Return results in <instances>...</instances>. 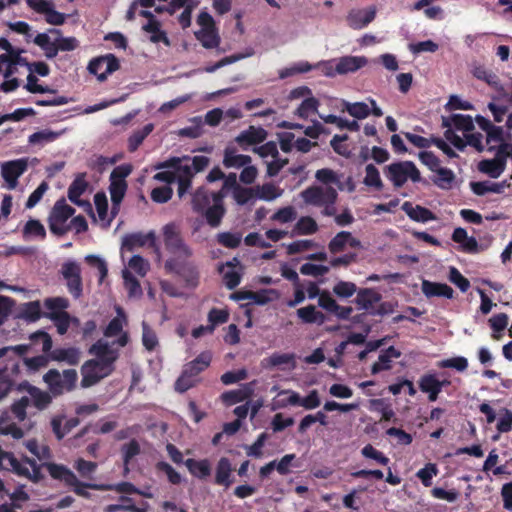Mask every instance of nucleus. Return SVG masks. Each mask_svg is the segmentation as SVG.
<instances>
[{
	"label": "nucleus",
	"instance_id": "nucleus-58",
	"mask_svg": "<svg viewBox=\"0 0 512 512\" xmlns=\"http://www.w3.org/2000/svg\"><path fill=\"white\" fill-rule=\"evenodd\" d=\"M319 117L327 124H334L340 129H348L350 131H358L360 126L355 120H348L341 117H338L333 114L323 115L319 114Z\"/></svg>",
	"mask_w": 512,
	"mask_h": 512
},
{
	"label": "nucleus",
	"instance_id": "nucleus-55",
	"mask_svg": "<svg viewBox=\"0 0 512 512\" xmlns=\"http://www.w3.org/2000/svg\"><path fill=\"white\" fill-rule=\"evenodd\" d=\"M318 231V224L310 216L300 217L295 224L293 233L297 235H312Z\"/></svg>",
	"mask_w": 512,
	"mask_h": 512
},
{
	"label": "nucleus",
	"instance_id": "nucleus-64",
	"mask_svg": "<svg viewBox=\"0 0 512 512\" xmlns=\"http://www.w3.org/2000/svg\"><path fill=\"white\" fill-rule=\"evenodd\" d=\"M198 382V378L194 376L190 370H186L184 368L182 374L175 382V389L176 391L183 393L186 392L188 389L194 387Z\"/></svg>",
	"mask_w": 512,
	"mask_h": 512
},
{
	"label": "nucleus",
	"instance_id": "nucleus-50",
	"mask_svg": "<svg viewBox=\"0 0 512 512\" xmlns=\"http://www.w3.org/2000/svg\"><path fill=\"white\" fill-rule=\"evenodd\" d=\"M23 236L27 240H43L46 236V230L40 221L31 219L26 222L23 228Z\"/></svg>",
	"mask_w": 512,
	"mask_h": 512
},
{
	"label": "nucleus",
	"instance_id": "nucleus-8",
	"mask_svg": "<svg viewBox=\"0 0 512 512\" xmlns=\"http://www.w3.org/2000/svg\"><path fill=\"white\" fill-rule=\"evenodd\" d=\"M0 466L4 468H11V470L19 476L26 477L35 483L40 481L42 478L40 466L37 465L34 460L26 457L22 461H19L13 454L4 452L1 449Z\"/></svg>",
	"mask_w": 512,
	"mask_h": 512
},
{
	"label": "nucleus",
	"instance_id": "nucleus-52",
	"mask_svg": "<svg viewBox=\"0 0 512 512\" xmlns=\"http://www.w3.org/2000/svg\"><path fill=\"white\" fill-rule=\"evenodd\" d=\"M255 197L264 201H273L282 195V190L272 183H265L254 188Z\"/></svg>",
	"mask_w": 512,
	"mask_h": 512
},
{
	"label": "nucleus",
	"instance_id": "nucleus-11",
	"mask_svg": "<svg viewBox=\"0 0 512 512\" xmlns=\"http://www.w3.org/2000/svg\"><path fill=\"white\" fill-rule=\"evenodd\" d=\"M75 210L66 203L65 199H59L54 204L49 218V229L55 235H64L69 231L68 220Z\"/></svg>",
	"mask_w": 512,
	"mask_h": 512
},
{
	"label": "nucleus",
	"instance_id": "nucleus-19",
	"mask_svg": "<svg viewBox=\"0 0 512 512\" xmlns=\"http://www.w3.org/2000/svg\"><path fill=\"white\" fill-rule=\"evenodd\" d=\"M62 275L67 282L69 292L75 297L82 293L81 267L76 261H67L62 265Z\"/></svg>",
	"mask_w": 512,
	"mask_h": 512
},
{
	"label": "nucleus",
	"instance_id": "nucleus-36",
	"mask_svg": "<svg viewBox=\"0 0 512 512\" xmlns=\"http://www.w3.org/2000/svg\"><path fill=\"white\" fill-rule=\"evenodd\" d=\"M300 402V395L298 392L286 389L278 392L275 398L271 401V410L276 411L286 408L288 406H296Z\"/></svg>",
	"mask_w": 512,
	"mask_h": 512
},
{
	"label": "nucleus",
	"instance_id": "nucleus-42",
	"mask_svg": "<svg viewBox=\"0 0 512 512\" xmlns=\"http://www.w3.org/2000/svg\"><path fill=\"white\" fill-rule=\"evenodd\" d=\"M419 388L428 394L430 401H436L441 392V384L434 374H425L419 379Z\"/></svg>",
	"mask_w": 512,
	"mask_h": 512
},
{
	"label": "nucleus",
	"instance_id": "nucleus-13",
	"mask_svg": "<svg viewBox=\"0 0 512 512\" xmlns=\"http://www.w3.org/2000/svg\"><path fill=\"white\" fill-rule=\"evenodd\" d=\"M117 316L113 318L104 330L105 340L108 338L117 337L112 343H109L113 348L119 350L120 347L127 345L129 336L123 331V327L127 322L126 315L122 308L116 307Z\"/></svg>",
	"mask_w": 512,
	"mask_h": 512
},
{
	"label": "nucleus",
	"instance_id": "nucleus-12",
	"mask_svg": "<svg viewBox=\"0 0 512 512\" xmlns=\"http://www.w3.org/2000/svg\"><path fill=\"white\" fill-rule=\"evenodd\" d=\"M130 165H120L110 174V195L114 209H118L127 190L125 178L131 173Z\"/></svg>",
	"mask_w": 512,
	"mask_h": 512
},
{
	"label": "nucleus",
	"instance_id": "nucleus-40",
	"mask_svg": "<svg viewBox=\"0 0 512 512\" xmlns=\"http://www.w3.org/2000/svg\"><path fill=\"white\" fill-rule=\"evenodd\" d=\"M470 186L474 194L478 196H483L489 192L500 194L505 190V188H508L510 186V183L507 180L498 183L490 181H480L471 182Z\"/></svg>",
	"mask_w": 512,
	"mask_h": 512
},
{
	"label": "nucleus",
	"instance_id": "nucleus-24",
	"mask_svg": "<svg viewBox=\"0 0 512 512\" xmlns=\"http://www.w3.org/2000/svg\"><path fill=\"white\" fill-rule=\"evenodd\" d=\"M348 247L361 248V242L348 231L337 233L328 244V249L333 254L343 252Z\"/></svg>",
	"mask_w": 512,
	"mask_h": 512
},
{
	"label": "nucleus",
	"instance_id": "nucleus-38",
	"mask_svg": "<svg viewBox=\"0 0 512 512\" xmlns=\"http://www.w3.org/2000/svg\"><path fill=\"white\" fill-rule=\"evenodd\" d=\"M262 364L266 368L279 367L282 370L295 367L294 355L289 353H273L263 359Z\"/></svg>",
	"mask_w": 512,
	"mask_h": 512
},
{
	"label": "nucleus",
	"instance_id": "nucleus-16",
	"mask_svg": "<svg viewBox=\"0 0 512 512\" xmlns=\"http://www.w3.org/2000/svg\"><path fill=\"white\" fill-rule=\"evenodd\" d=\"M118 69H119V61L112 54H108L105 56L95 58V59L91 60L88 65V71L91 74L97 76V79L100 82H103L104 80H106V78L109 74H112L113 72H115Z\"/></svg>",
	"mask_w": 512,
	"mask_h": 512
},
{
	"label": "nucleus",
	"instance_id": "nucleus-34",
	"mask_svg": "<svg viewBox=\"0 0 512 512\" xmlns=\"http://www.w3.org/2000/svg\"><path fill=\"white\" fill-rule=\"evenodd\" d=\"M267 137V132L261 127L250 126L242 131L235 141L242 146L255 145L263 142Z\"/></svg>",
	"mask_w": 512,
	"mask_h": 512
},
{
	"label": "nucleus",
	"instance_id": "nucleus-17",
	"mask_svg": "<svg viewBox=\"0 0 512 512\" xmlns=\"http://www.w3.org/2000/svg\"><path fill=\"white\" fill-rule=\"evenodd\" d=\"M165 268L182 276L191 285H194L198 279V268L192 258L166 260Z\"/></svg>",
	"mask_w": 512,
	"mask_h": 512
},
{
	"label": "nucleus",
	"instance_id": "nucleus-61",
	"mask_svg": "<svg viewBox=\"0 0 512 512\" xmlns=\"http://www.w3.org/2000/svg\"><path fill=\"white\" fill-rule=\"evenodd\" d=\"M211 358L210 352H203L196 359L188 363L185 369L190 370L198 378V374L209 366Z\"/></svg>",
	"mask_w": 512,
	"mask_h": 512
},
{
	"label": "nucleus",
	"instance_id": "nucleus-45",
	"mask_svg": "<svg viewBox=\"0 0 512 512\" xmlns=\"http://www.w3.org/2000/svg\"><path fill=\"white\" fill-rule=\"evenodd\" d=\"M63 134L62 131H53L50 129H43L32 133L28 137V143L33 146L43 147L48 143L57 140Z\"/></svg>",
	"mask_w": 512,
	"mask_h": 512
},
{
	"label": "nucleus",
	"instance_id": "nucleus-51",
	"mask_svg": "<svg viewBox=\"0 0 512 512\" xmlns=\"http://www.w3.org/2000/svg\"><path fill=\"white\" fill-rule=\"evenodd\" d=\"M253 393V383L246 384L238 390L227 391L222 394V400L228 404L233 405L244 399L248 398Z\"/></svg>",
	"mask_w": 512,
	"mask_h": 512
},
{
	"label": "nucleus",
	"instance_id": "nucleus-23",
	"mask_svg": "<svg viewBox=\"0 0 512 512\" xmlns=\"http://www.w3.org/2000/svg\"><path fill=\"white\" fill-rule=\"evenodd\" d=\"M315 178L323 184L322 186L335 185L339 190H344L345 188H347L350 192L354 190V184L351 178H348L344 184L341 181V175L329 168L317 170L315 173Z\"/></svg>",
	"mask_w": 512,
	"mask_h": 512
},
{
	"label": "nucleus",
	"instance_id": "nucleus-3",
	"mask_svg": "<svg viewBox=\"0 0 512 512\" xmlns=\"http://www.w3.org/2000/svg\"><path fill=\"white\" fill-rule=\"evenodd\" d=\"M225 193L220 190L211 192L205 188L198 189L192 198L193 210L205 216L207 223L216 228L221 224L225 215L223 198Z\"/></svg>",
	"mask_w": 512,
	"mask_h": 512
},
{
	"label": "nucleus",
	"instance_id": "nucleus-43",
	"mask_svg": "<svg viewBox=\"0 0 512 512\" xmlns=\"http://www.w3.org/2000/svg\"><path fill=\"white\" fill-rule=\"evenodd\" d=\"M251 162L250 156L239 154L234 148H226L224 151L223 165L226 168L240 169Z\"/></svg>",
	"mask_w": 512,
	"mask_h": 512
},
{
	"label": "nucleus",
	"instance_id": "nucleus-32",
	"mask_svg": "<svg viewBox=\"0 0 512 512\" xmlns=\"http://www.w3.org/2000/svg\"><path fill=\"white\" fill-rule=\"evenodd\" d=\"M400 356L401 352L393 346H390L389 348L381 351L378 360L372 365V374H377L381 371L391 369L393 360L399 358Z\"/></svg>",
	"mask_w": 512,
	"mask_h": 512
},
{
	"label": "nucleus",
	"instance_id": "nucleus-30",
	"mask_svg": "<svg viewBox=\"0 0 512 512\" xmlns=\"http://www.w3.org/2000/svg\"><path fill=\"white\" fill-rule=\"evenodd\" d=\"M443 126L447 129H455L456 131L462 132L463 137L465 134H468L474 130V122L472 117L463 114H454L450 119H444Z\"/></svg>",
	"mask_w": 512,
	"mask_h": 512
},
{
	"label": "nucleus",
	"instance_id": "nucleus-4",
	"mask_svg": "<svg viewBox=\"0 0 512 512\" xmlns=\"http://www.w3.org/2000/svg\"><path fill=\"white\" fill-rule=\"evenodd\" d=\"M19 388L26 393L21 398L14 401L11 406L13 415L19 421L26 419L30 408L34 407L37 410H43L51 403V396L48 392L42 391L27 382L21 384Z\"/></svg>",
	"mask_w": 512,
	"mask_h": 512
},
{
	"label": "nucleus",
	"instance_id": "nucleus-29",
	"mask_svg": "<svg viewBox=\"0 0 512 512\" xmlns=\"http://www.w3.org/2000/svg\"><path fill=\"white\" fill-rule=\"evenodd\" d=\"M242 267L237 258L228 261L221 268L223 281L229 289H233L239 285L241 280Z\"/></svg>",
	"mask_w": 512,
	"mask_h": 512
},
{
	"label": "nucleus",
	"instance_id": "nucleus-1",
	"mask_svg": "<svg viewBox=\"0 0 512 512\" xmlns=\"http://www.w3.org/2000/svg\"><path fill=\"white\" fill-rule=\"evenodd\" d=\"M210 159L207 156L173 157L156 166L161 170L154 175V179L165 183H178V195L182 197L190 188L191 180L198 172L208 167Z\"/></svg>",
	"mask_w": 512,
	"mask_h": 512
},
{
	"label": "nucleus",
	"instance_id": "nucleus-63",
	"mask_svg": "<svg viewBox=\"0 0 512 512\" xmlns=\"http://www.w3.org/2000/svg\"><path fill=\"white\" fill-rule=\"evenodd\" d=\"M122 277L124 279L125 288L130 297H140L142 289L138 280L132 275L128 269H123Z\"/></svg>",
	"mask_w": 512,
	"mask_h": 512
},
{
	"label": "nucleus",
	"instance_id": "nucleus-33",
	"mask_svg": "<svg viewBox=\"0 0 512 512\" xmlns=\"http://www.w3.org/2000/svg\"><path fill=\"white\" fill-rule=\"evenodd\" d=\"M421 289L423 294L426 297H444L447 299H451L453 297L454 291L453 289L444 283L431 282L428 280H423L421 284Z\"/></svg>",
	"mask_w": 512,
	"mask_h": 512
},
{
	"label": "nucleus",
	"instance_id": "nucleus-56",
	"mask_svg": "<svg viewBox=\"0 0 512 512\" xmlns=\"http://www.w3.org/2000/svg\"><path fill=\"white\" fill-rule=\"evenodd\" d=\"M24 445L39 461H45L51 458L50 448L44 443H39L37 440L31 439L27 440Z\"/></svg>",
	"mask_w": 512,
	"mask_h": 512
},
{
	"label": "nucleus",
	"instance_id": "nucleus-5",
	"mask_svg": "<svg viewBox=\"0 0 512 512\" xmlns=\"http://www.w3.org/2000/svg\"><path fill=\"white\" fill-rule=\"evenodd\" d=\"M6 53L0 55V88L4 92H11L19 86L16 78H11L17 72L19 64H26L19 51L12 49L9 42L4 41Z\"/></svg>",
	"mask_w": 512,
	"mask_h": 512
},
{
	"label": "nucleus",
	"instance_id": "nucleus-39",
	"mask_svg": "<svg viewBox=\"0 0 512 512\" xmlns=\"http://www.w3.org/2000/svg\"><path fill=\"white\" fill-rule=\"evenodd\" d=\"M143 31L148 35L149 40L152 43H164L165 46L171 45L169 38L165 31L161 28V23L158 20L148 21L142 27Z\"/></svg>",
	"mask_w": 512,
	"mask_h": 512
},
{
	"label": "nucleus",
	"instance_id": "nucleus-49",
	"mask_svg": "<svg viewBox=\"0 0 512 512\" xmlns=\"http://www.w3.org/2000/svg\"><path fill=\"white\" fill-rule=\"evenodd\" d=\"M185 465L189 472L200 479L206 478L211 474V464L207 459L194 460L187 459Z\"/></svg>",
	"mask_w": 512,
	"mask_h": 512
},
{
	"label": "nucleus",
	"instance_id": "nucleus-14",
	"mask_svg": "<svg viewBox=\"0 0 512 512\" xmlns=\"http://www.w3.org/2000/svg\"><path fill=\"white\" fill-rule=\"evenodd\" d=\"M29 349L28 345L6 346L0 349V358L6 357L10 366H6L4 372L0 371V378H10L19 372V358ZM5 395L0 394V399Z\"/></svg>",
	"mask_w": 512,
	"mask_h": 512
},
{
	"label": "nucleus",
	"instance_id": "nucleus-35",
	"mask_svg": "<svg viewBox=\"0 0 512 512\" xmlns=\"http://www.w3.org/2000/svg\"><path fill=\"white\" fill-rule=\"evenodd\" d=\"M43 466L52 478L62 481L68 486L77 483V476L66 466L55 463H44Z\"/></svg>",
	"mask_w": 512,
	"mask_h": 512
},
{
	"label": "nucleus",
	"instance_id": "nucleus-10",
	"mask_svg": "<svg viewBox=\"0 0 512 512\" xmlns=\"http://www.w3.org/2000/svg\"><path fill=\"white\" fill-rule=\"evenodd\" d=\"M77 379L78 375L74 369L64 370L62 374L56 369H50L43 376L44 382L53 395H61L66 391L73 390Z\"/></svg>",
	"mask_w": 512,
	"mask_h": 512
},
{
	"label": "nucleus",
	"instance_id": "nucleus-22",
	"mask_svg": "<svg viewBox=\"0 0 512 512\" xmlns=\"http://www.w3.org/2000/svg\"><path fill=\"white\" fill-rule=\"evenodd\" d=\"M57 36L58 29H50L44 33H37L32 41L43 50L47 59H53L57 56Z\"/></svg>",
	"mask_w": 512,
	"mask_h": 512
},
{
	"label": "nucleus",
	"instance_id": "nucleus-41",
	"mask_svg": "<svg viewBox=\"0 0 512 512\" xmlns=\"http://www.w3.org/2000/svg\"><path fill=\"white\" fill-rule=\"evenodd\" d=\"M80 350L74 347L57 348L50 352L49 358L53 361L76 365L80 360Z\"/></svg>",
	"mask_w": 512,
	"mask_h": 512
},
{
	"label": "nucleus",
	"instance_id": "nucleus-20",
	"mask_svg": "<svg viewBox=\"0 0 512 512\" xmlns=\"http://www.w3.org/2000/svg\"><path fill=\"white\" fill-rule=\"evenodd\" d=\"M376 13V6L354 8L348 12L346 21L350 28L360 30L368 26L375 19Z\"/></svg>",
	"mask_w": 512,
	"mask_h": 512
},
{
	"label": "nucleus",
	"instance_id": "nucleus-6",
	"mask_svg": "<svg viewBox=\"0 0 512 512\" xmlns=\"http://www.w3.org/2000/svg\"><path fill=\"white\" fill-rule=\"evenodd\" d=\"M303 201L312 206L321 208L324 216H334L337 212V190L332 186H311L301 192Z\"/></svg>",
	"mask_w": 512,
	"mask_h": 512
},
{
	"label": "nucleus",
	"instance_id": "nucleus-25",
	"mask_svg": "<svg viewBox=\"0 0 512 512\" xmlns=\"http://www.w3.org/2000/svg\"><path fill=\"white\" fill-rule=\"evenodd\" d=\"M507 162L504 157L496 151L493 159H485L479 162L478 169L480 172L488 175L491 178H499L506 169Z\"/></svg>",
	"mask_w": 512,
	"mask_h": 512
},
{
	"label": "nucleus",
	"instance_id": "nucleus-48",
	"mask_svg": "<svg viewBox=\"0 0 512 512\" xmlns=\"http://www.w3.org/2000/svg\"><path fill=\"white\" fill-rule=\"evenodd\" d=\"M231 472L230 461L225 457L221 458L217 464L215 482L228 488L233 482L230 478Z\"/></svg>",
	"mask_w": 512,
	"mask_h": 512
},
{
	"label": "nucleus",
	"instance_id": "nucleus-46",
	"mask_svg": "<svg viewBox=\"0 0 512 512\" xmlns=\"http://www.w3.org/2000/svg\"><path fill=\"white\" fill-rule=\"evenodd\" d=\"M297 316L306 324H323L326 320L325 315L317 310L314 305H308L297 310Z\"/></svg>",
	"mask_w": 512,
	"mask_h": 512
},
{
	"label": "nucleus",
	"instance_id": "nucleus-57",
	"mask_svg": "<svg viewBox=\"0 0 512 512\" xmlns=\"http://www.w3.org/2000/svg\"><path fill=\"white\" fill-rule=\"evenodd\" d=\"M363 183L367 187L373 188L377 191L382 190L383 182L380 177V172L373 164H368L365 167V177L363 179Z\"/></svg>",
	"mask_w": 512,
	"mask_h": 512
},
{
	"label": "nucleus",
	"instance_id": "nucleus-26",
	"mask_svg": "<svg viewBox=\"0 0 512 512\" xmlns=\"http://www.w3.org/2000/svg\"><path fill=\"white\" fill-rule=\"evenodd\" d=\"M97 214L94 215V220L98 222L103 228H108L114 218L117 209H112L111 213H108L107 198L104 194L97 193L94 197Z\"/></svg>",
	"mask_w": 512,
	"mask_h": 512
},
{
	"label": "nucleus",
	"instance_id": "nucleus-15",
	"mask_svg": "<svg viewBox=\"0 0 512 512\" xmlns=\"http://www.w3.org/2000/svg\"><path fill=\"white\" fill-rule=\"evenodd\" d=\"M28 159L20 158L1 164V176L9 190H13L18 185V178L27 170Z\"/></svg>",
	"mask_w": 512,
	"mask_h": 512
},
{
	"label": "nucleus",
	"instance_id": "nucleus-2",
	"mask_svg": "<svg viewBox=\"0 0 512 512\" xmlns=\"http://www.w3.org/2000/svg\"><path fill=\"white\" fill-rule=\"evenodd\" d=\"M89 353L95 358L86 361L81 367V386L90 387L109 376L114 370V363L119 357L117 348L110 346L108 340L99 339L93 344Z\"/></svg>",
	"mask_w": 512,
	"mask_h": 512
},
{
	"label": "nucleus",
	"instance_id": "nucleus-60",
	"mask_svg": "<svg viewBox=\"0 0 512 512\" xmlns=\"http://www.w3.org/2000/svg\"><path fill=\"white\" fill-rule=\"evenodd\" d=\"M154 125L149 123L145 125L142 129L134 131L132 135L128 139V148L131 152L137 150V148L142 144L144 139L153 131Z\"/></svg>",
	"mask_w": 512,
	"mask_h": 512
},
{
	"label": "nucleus",
	"instance_id": "nucleus-18",
	"mask_svg": "<svg viewBox=\"0 0 512 512\" xmlns=\"http://www.w3.org/2000/svg\"><path fill=\"white\" fill-rule=\"evenodd\" d=\"M444 136L456 149L463 151L467 145L474 147L481 152L484 149L483 136L481 133L469 132L464 137L459 136L454 130L446 129Z\"/></svg>",
	"mask_w": 512,
	"mask_h": 512
},
{
	"label": "nucleus",
	"instance_id": "nucleus-28",
	"mask_svg": "<svg viewBox=\"0 0 512 512\" xmlns=\"http://www.w3.org/2000/svg\"><path fill=\"white\" fill-rule=\"evenodd\" d=\"M87 186L85 174H79L68 188V198L76 205L86 207L91 211V204L86 200L80 199V196L86 191Z\"/></svg>",
	"mask_w": 512,
	"mask_h": 512
},
{
	"label": "nucleus",
	"instance_id": "nucleus-53",
	"mask_svg": "<svg viewBox=\"0 0 512 512\" xmlns=\"http://www.w3.org/2000/svg\"><path fill=\"white\" fill-rule=\"evenodd\" d=\"M195 35L203 47L208 49L218 47L220 43V37L214 27L202 28Z\"/></svg>",
	"mask_w": 512,
	"mask_h": 512
},
{
	"label": "nucleus",
	"instance_id": "nucleus-21",
	"mask_svg": "<svg viewBox=\"0 0 512 512\" xmlns=\"http://www.w3.org/2000/svg\"><path fill=\"white\" fill-rule=\"evenodd\" d=\"M27 4L34 11L43 14L49 24L61 25L65 21L64 14L56 11L50 0H27Z\"/></svg>",
	"mask_w": 512,
	"mask_h": 512
},
{
	"label": "nucleus",
	"instance_id": "nucleus-47",
	"mask_svg": "<svg viewBox=\"0 0 512 512\" xmlns=\"http://www.w3.org/2000/svg\"><path fill=\"white\" fill-rule=\"evenodd\" d=\"M507 133L501 126L493 125L486 132V143L489 145L488 150H497L503 143H507Z\"/></svg>",
	"mask_w": 512,
	"mask_h": 512
},
{
	"label": "nucleus",
	"instance_id": "nucleus-7",
	"mask_svg": "<svg viewBox=\"0 0 512 512\" xmlns=\"http://www.w3.org/2000/svg\"><path fill=\"white\" fill-rule=\"evenodd\" d=\"M162 236L165 249L170 254L167 260H180L193 257V250L185 242L178 224L171 222L164 225L162 228Z\"/></svg>",
	"mask_w": 512,
	"mask_h": 512
},
{
	"label": "nucleus",
	"instance_id": "nucleus-54",
	"mask_svg": "<svg viewBox=\"0 0 512 512\" xmlns=\"http://www.w3.org/2000/svg\"><path fill=\"white\" fill-rule=\"evenodd\" d=\"M343 105V111H347L350 116L356 118V119H365L370 114V108L368 104L364 102H348L345 100H342Z\"/></svg>",
	"mask_w": 512,
	"mask_h": 512
},
{
	"label": "nucleus",
	"instance_id": "nucleus-59",
	"mask_svg": "<svg viewBox=\"0 0 512 512\" xmlns=\"http://www.w3.org/2000/svg\"><path fill=\"white\" fill-rule=\"evenodd\" d=\"M0 434L11 435L14 439H20L24 436L22 429L12 422L6 414L0 416Z\"/></svg>",
	"mask_w": 512,
	"mask_h": 512
},
{
	"label": "nucleus",
	"instance_id": "nucleus-31",
	"mask_svg": "<svg viewBox=\"0 0 512 512\" xmlns=\"http://www.w3.org/2000/svg\"><path fill=\"white\" fill-rule=\"evenodd\" d=\"M381 300V295L373 289L365 288L358 291L355 302L361 310L374 311L376 304Z\"/></svg>",
	"mask_w": 512,
	"mask_h": 512
},
{
	"label": "nucleus",
	"instance_id": "nucleus-9",
	"mask_svg": "<svg viewBox=\"0 0 512 512\" xmlns=\"http://www.w3.org/2000/svg\"><path fill=\"white\" fill-rule=\"evenodd\" d=\"M384 174L394 187H402L408 180L419 182L421 175L415 164L411 161H399L387 165Z\"/></svg>",
	"mask_w": 512,
	"mask_h": 512
},
{
	"label": "nucleus",
	"instance_id": "nucleus-37",
	"mask_svg": "<svg viewBox=\"0 0 512 512\" xmlns=\"http://www.w3.org/2000/svg\"><path fill=\"white\" fill-rule=\"evenodd\" d=\"M491 102L488 103V109L491 112L493 119L497 123L503 122L510 103L507 101V97H503L501 93L493 95ZM512 106V104H511Z\"/></svg>",
	"mask_w": 512,
	"mask_h": 512
},
{
	"label": "nucleus",
	"instance_id": "nucleus-44",
	"mask_svg": "<svg viewBox=\"0 0 512 512\" xmlns=\"http://www.w3.org/2000/svg\"><path fill=\"white\" fill-rule=\"evenodd\" d=\"M402 209L410 219L417 222L426 223L436 219V216L429 209L422 206H413L412 204L405 202L402 205Z\"/></svg>",
	"mask_w": 512,
	"mask_h": 512
},
{
	"label": "nucleus",
	"instance_id": "nucleus-62",
	"mask_svg": "<svg viewBox=\"0 0 512 512\" xmlns=\"http://www.w3.org/2000/svg\"><path fill=\"white\" fill-rule=\"evenodd\" d=\"M45 316L54 322L59 334L63 335L67 332L70 325V317L68 313L55 311L46 313Z\"/></svg>",
	"mask_w": 512,
	"mask_h": 512
},
{
	"label": "nucleus",
	"instance_id": "nucleus-27",
	"mask_svg": "<svg viewBox=\"0 0 512 512\" xmlns=\"http://www.w3.org/2000/svg\"><path fill=\"white\" fill-rule=\"evenodd\" d=\"M336 59V71L339 75L354 73L368 64V59L365 56L347 55Z\"/></svg>",
	"mask_w": 512,
	"mask_h": 512
}]
</instances>
